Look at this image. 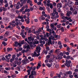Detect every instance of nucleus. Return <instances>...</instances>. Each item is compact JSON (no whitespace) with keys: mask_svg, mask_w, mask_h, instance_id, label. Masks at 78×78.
I'll list each match as a JSON object with an SVG mask.
<instances>
[{"mask_svg":"<svg viewBox=\"0 0 78 78\" xmlns=\"http://www.w3.org/2000/svg\"><path fill=\"white\" fill-rule=\"evenodd\" d=\"M41 48L37 46L36 47V51H37V53H38L37 54V53L36 51H34V53L32 54V57H38L40 55V53H39L40 51H41Z\"/></svg>","mask_w":78,"mask_h":78,"instance_id":"f257e3e1","label":"nucleus"},{"mask_svg":"<svg viewBox=\"0 0 78 78\" xmlns=\"http://www.w3.org/2000/svg\"><path fill=\"white\" fill-rule=\"evenodd\" d=\"M45 12L44 11L42 12V15L39 18V20H44L45 19V18L44 17V16L45 17H47V15L45 14Z\"/></svg>","mask_w":78,"mask_h":78,"instance_id":"f03ea898","label":"nucleus"},{"mask_svg":"<svg viewBox=\"0 0 78 78\" xmlns=\"http://www.w3.org/2000/svg\"><path fill=\"white\" fill-rule=\"evenodd\" d=\"M71 64V61L69 60V61L66 60L65 61V63H64V65H62V67H65V66H67V67H69L70 64Z\"/></svg>","mask_w":78,"mask_h":78,"instance_id":"7ed1b4c3","label":"nucleus"},{"mask_svg":"<svg viewBox=\"0 0 78 78\" xmlns=\"http://www.w3.org/2000/svg\"><path fill=\"white\" fill-rule=\"evenodd\" d=\"M0 40H3L4 41H8V39L6 38V37L4 35H2L0 36Z\"/></svg>","mask_w":78,"mask_h":78,"instance_id":"20e7f679","label":"nucleus"},{"mask_svg":"<svg viewBox=\"0 0 78 78\" xmlns=\"http://www.w3.org/2000/svg\"><path fill=\"white\" fill-rule=\"evenodd\" d=\"M29 61L27 58H24V60L22 61V63L23 64H27V63H28Z\"/></svg>","mask_w":78,"mask_h":78,"instance_id":"39448f33","label":"nucleus"},{"mask_svg":"<svg viewBox=\"0 0 78 78\" xmlns=\"http://www.w3.org/2000/svg\"><path fill=\"white\" fill-rule=\"evenodd\" d=\"M53 52H54V50L51 49L48 52V55L50 56H53Z\"/></svg>","mask_w":78,"mask_h":78,"instance_id":"423d86ee","label":"nucleus"},{"mask_svg":"<svg viewBox=\"0 0 78 78\" xmlns=\"http://www.w3.org/2000/svg\"><path fill=\"white\" fill-rule=\"evenodd\" d=\"M25 41H26V42H27L28 44H29V45H30V47H33V43L32 42H30L28 41L27 38H26L25 39Z\"/></svg>","mask_w":78,"mask_h":78,"instance_id":"0eeeda50","label":"nucleus"},{"mask_svg":"<svg viewBox=\"0 0 78 78\" xmlns=\"http://www.w3.org/2000/svg\"><path fill=\"white\" fill-rule=\"evenodd\" d=\"M33 67L32 66L30 67L29 68V69L27 70V72L28 73L27 74L28 75H30V72H31V70H32Z\"/></svg>","mask_w":78,"mask_h":78,"instance_id":"6e6552de","label":"nucleus"},{"mask_svg":"<svg viewBox=\"0 0 78 78\" xmlns=\"http://www.w3.org/2000/svg\"><path fill=\"white\" fill-rule=\"evenodd\" d=\"M62 5L61 3H58L57 5V8H62Z\"/></svg>","mask_w":78,"mask_h":78,"instance_id":"1a4fd4ad","label":"nucleus"},{"mask_svg":"<svg viewBox=\"0 0 78 78\" xmlns=\"http://www.w3.org/2000/svg\"><path fill=\"white\" fill-rule=\"evenodd\" d=\"M73 3L71 1L69 2L68 3V6H69V7H72V6H73Z\"/></svg>","mask_w":78,"mask_h":78,"instance_id":"9d476101","label":"nucleus"},{"mask_svg":"<svg viewBox=\"0 0 78 78\" xmlns=\"http://www.w3.org/2000/svg\"><path fill=\"white\" fill-rule=\"evenodd\" d=\"M3 20H4L5 23H8L9 22V19L8 18H7V17H5L3 18Z\"/></svg>","mask_w":78,"mask_h":78,"instance_id":"9b49d317","label":"nucleus"},{"mask_svg":"<svg viewBox=\"0 0 78 78\" xmlns=\"http://www.w3.org/2000/svg\"><path fill=\"white\" fill-rule=\"evenodd\" d=\"M28 40L30 42H33L34 41V38L31 37H28Z\"/></svg>","mask_w":78,"mask_h":78,"instance_id":"f8f14e48","label":"nucleus"},{"mask_svg":"<svg viewBox=\"0 0 78 78\" xmlns=\"http://www.w3.org/2000/svg\"><path fill=\"white\" fill-rule=\"evenodd\" d=\"M50 16H51V18L52 19H54V17L55 16V12H53L52 13H51L50 14Z\"/></svg>","mask_w":78,"mask_h":78,"instance_id":"ddd939ff","label":"nucleus"},{"mask_svg":"<svg viewBox=\"0 0 78 78\" xmlns=\"http://www.w3.org/2000/svg\"><path fill=\"white\" fill-rule=\"evenodd\" d=\"M20 1L18 2L16 4V8L17 9H19L20 8L19 6H20Z\"/></svg>","mask_w":78,"mask_h":78,"instance_id":"4468645a","label":"nucleus"},{"mask_svg":"<svg viewBox=\"0 0 78 78\" xmlns=\"http://www.w3.org/2000/svg\"><path fill=\"white\" fill-rule=\"evenodd\" d=\"M47 6H48V7H49L50 6V7L51 9H53V4L51 3H47L46 4Z\"/></svg>","mask_w":78,"mask_h":78,"instance_id":"2eb2a0df","label":"nucleus"},{"mask_svg":"<svg viewBox=\"0 0 78 78\" xmlns=\"http://www.w3.org/2000/svg\"><path fill=\"white\" fill-rule=\"evenodd\" d=\"M52 45V43L51 42V41L49 40V41L47 43H46V44L45 45V46H47V45Z\"/></svg>","mask_w":78,"mask_h":78,"instance_id":"dca6fc26","label":"nucleus"},{"mask_svg":"<svg viewBox=\"0 0 78 78\" xmlns=\"http://www.w3.org/2000/svg\"><path fill=\"white\" fill-rule=\"evenodd\" d=\"M37 74H36V71H32L31 72V75H34L35 76H36Z\"/></svg>","mask_w":78,"mask_h":78,"instance_id":"f3484780","label":"nucleus"},{"mask_svg":"<svg viewBox=\"0 0 78 78\" xmlns=\"http://www.w3.org/2000/svg\"><path fill=\"white\" fill-rule=\"evenodd\" d=\"M46 65L47 66H48V67H49V68H50V67H51V66H52V63H51V64H50L49 63H46Z\"/></svg>","mask_w":78,"mask_h":78,"instance_id":"a211bd4d","label":"nucleus"},{"mask_svg":"<svg viewBox=\"0 0 78 78\" xmlns=\"http://www.w3.org/2000/svg\"><path fill=\"white\" fill-rule=\"evenodd\" d=\"M21 3H22L23 4H25L27 0H20Z\"/></svg>","mask_w":78,"mask_h":78,"instance_id":"6ab92c4d","label":"nucleus"},{"mask_svg":"<svg viewBox=\"0 0 78 78\" xmlns=\"http://www.w3.org/2000/svg\"><path fill=\"white\" fill-rule=\"evenodd\" d=\"M21 32L20 33V35H23V34H24V33H25V30L22 29L21 30Z\"/></svg>","mask_w":78,"mask_h":78,"instance_id":"aec40b11","label":"nucleus"},{"mask_svg":"<svg viewBox=\"0 0 78 78\" xmlns=\"http://www.w3.org/2000/svg\"><path fill=\"white\" fill-rule=\"evenodd\" d=\"M1 8L2 9L3 11H6L8 10V9L6 7L5 8V7H1Z\"/></svg>","mask_w":78,"mask_h":78,"instance_id":"412c9836","label":"nucleus"},{"mask_svg":"<svg viewBox=\"0 0 78 78\" xmlns=\"http://www.w3.org/2000/svg\"><path fill=\"white\" fill-rule=\"evenodd\" d=\"M42 53H43V54L45 53V55H47V53H48V51L45 50L44 49L43 50Z\"/></svg>","mask_w":78,"mask_h":78,"instance_id":"4be33fe9","label":"nucleus"},{"mask_svg":"<svg viewBox=\"0 0 78 78\" xmlns=\"http://www.w3.org/2000/svg\"><path fill=\"white\" fill-rule=\"evenodd\" d=\"M66 74L67 75H72V72L71 71H69L68 72H66Z\"/></svg>","mask_w":78,"mask_h":78,"instance_id":"5701e85b","label":"nucleus"},{"mask_svg":"<svg viewBox=\"0 0 78 78\" xmlns=\"http://www.w3.org/2000/svg\"><path fill=\"white\" fill-rule=\"evenodd\" d=\"M39 10L41 11H45V7H41L39 8Z\"/></svg>","mask_w":78,"mask_h":78,"instance_id":"b1692460","label":"nucleus"},{"mask_svg":"<svg viewBox=\"0 0 78 78\" xmlns=\"http://www.w3.org/2000/svg\"><path fill=\"white\" fill-rule=\"evenodd\" d=\"M49 34L47 32L46 33V34L44 35V37H49Z\"/></svg>","mask_w":78,"mask_h":78,"instance_id":"393cba45","label":"nucleus"},{"mask_svg":"<svg viewBox=\"0 0 78 78\" xmlns=\"http://www.w3.org/2000/svg\"><path fill=\"white\" fill-rule=\"evenodd\" d=\"M62 75V72H60L59 73V74H58V76L57 77H58V78H61V75Z\"/></svg>","mask_w":78,"mask_h":78,"instance_id":"a878e982","label":"nucleus"},{"mask_svg":"<svg viewBox=\"0 0 78 78\" xmlns=\"http://www.w3.org/2000/svg\"><path fill=\"white\" fill-rule=\"evenodd\" d=\"M24 48H29V49H30V46L28 45H25L24 46Z\"/></svg>","mask_w":78,"mask_h":78,"instance_id":"bb28decb","label":"nucleus"},{"mask_svg":"<svg viewBox=\"0 0 78 78\" xmlns=\"http://www.w3.org/2000/svg\"><path fill=\"white\" fill-rule=\"evenodd\" d=\"M59 50V49H57L55 50V53H57V54H59V52H60V51Z\"/></svg>","mask_w":78,"mask_h":78,"instance_id":"cd10ccee","label":"nucleus"},{"mask_svg":"<svg viewBox=\"0 0 78 78\" xmlns=\"http://www.w3.org/2000/svg\"><path fill=\"white\" fill-rule=\"evenodd\" d=\"M15 46L16 47H18V45L19 44V43H18V42L17 41H15Z\"/></svg>","mask_w":78,"mask_h":78,"instance_id":"c85d7f7f","label":"nucleus"},{"mask_svg":"<svg viewBox=\"0 0 78 78\" xmlns=\"http://www.w3.org/2000/svg\"><path fill=\"white\" fill-rule=\"evenodd\" d=\"M41 66V64L39 63H38V65L37 67V69H39Z\"/></svg>","mask_w":78,"mask_h":78,"instance_id":"c756f323","label":"nucleus"},{"mask_svg":"<svg viewBox=\"0 0 78 78\" xmlns=\"http://www.w3.org/2000/svg\"><path fill=\"white\" fill-rule=\"evenodd\" d=\"M30 20H27V19H26L25 20V22H26V23L27 24H28L29 23H30Z\"/></svg>","mask_w":78,"mask_h":78,"instance_id":"7c9ffc66","label":"nucleus"},{"mask_svg":"<svg viewBox=\"0 0 78 78\" xmlns=\"http://www.w3.org/2000/svg\"><path fill=\"white\" fill-rule=\"evenodd\" d=\"M34 42V43L35 44H39V41H37V40L36 39L35 40Z\"/></svg>","mask_w":78,"mask_h":78,"instance_id":"2f4dec72","label":"nucleus"},{"mask_svg":"<svg viewBox=\"0 0 78 78\" xmlns=\"http://www.w3.org/2000/svg\"><path fill=\"white\" fill-rule=\"evenodd\" d=\"M39 43H40V44H43H43H45V41H42V40H40V41Z\"/></svg>","mask_w":78,"mask_h":78,"instance_id":"473e14b6","label":"nucleus"},{"mask_svg":"<svg viewBox=\"0 0 78 78\" xmlns=\"http://www.w3.org/2000/svg\"><path fill=\"white\" fill-rule=\"evenodd\" d=\"M7 50V52H9V51H11L12 50V48H8Z\"/></svg>","mask_w":78,"mask_h":78,"instance_id":"72a5a7b5","label":"nucleus"},{"mask_svg":"<svg viewBox=\"0 0 78 78\" xmlns=\"http://www.w3.org/2000/svg\"><path fill=\"white\" fill-rule=\"evenodd\" d=\"M54 75H55V73L53 71H52L50 74L51 76L52 77V76H53Z\"/></svg>","mask_w":78,"mask_h":78,"instance_id":"f704fd0d","label":"nucleus"},{"mask_svg":"<svg viewBox=\"0 0 78 78\" xmlns=\"http://www.w3.org/2000/svg\"><path fill=\"white\" fill-rule=\"evenodd\" d=\"M22 55V53L21 52H20L19 54H16V56L19 58L20 56H21Z\"/></svg>","mask_w":78,"mask_h":78,"instance_id":"c9c22d12","label":"nucleus"},{"mask_svg":"<svg viewBox=\"0 0 78 78\" xmlns=\"http://www.w3.org/2000/svg\"><path fill=\"white\" fill-rule=\"evenodd\" d=\"M2 44L4 46H6L7 45V43H6L5 41H3Z\"/></svg>","mask_w":78,"mask_h":78,"instance_id":"e433bc0d","label":"nucleus"},{"mask_svg":"<svg viewBox=\"0 0 78 78\" xmlns=\"http://www.w3.org/2000/svg\"><path fill=\"white\" fill-rule=\"evenodd\" d=\"M30 9H25V12H30Z\"/></svg>","mask_w":78,"mask_h":78,"instance_id":"4c0bfd02","label":"nucleus"},{"mask_svg":"<svg viewBox=\"0 0 78 78\" xmlns=\"http://www.w3.org/2000/svg\"><path fill=\"white\" fill-rule=\"evenodd\" d=\"M60 30H61L62 32H64V27H61Z\"/></svg>","mask_w":78,"mask_h":78,"instance_id":"58836bf2","label":"nucleus"},{"mask_svg":"<svg viewBox=\"0 0 78 78\" xmlns=\"http://www.w3.org/2000/svg\"><path fill=\"white\" fill-rule=\"evenodd\" d=\"M8 34H9V32L8 31H7L5 33L4 35L6 37V36H7L8 35Z\"/></svg>","mask_w":78,"mask_h":78,"instance_id":"ea45409f","label":"nucleus"},{"mask_svg":"<svg viewBox=\"0 0 78 78\" xmlns=\"http://www.w3.org/2000/svg\"><path fill=\"white\" fill-rule=\"evenodd\" d=\"M61 17L62 18V19H64V14L61 13Z\"/></svg>","mask_w":78,"mask_h":78,"instance_id":"a19ab883","label":"nucleus"},{"mask_svg":"<svg viewBox=\"0 0 78 78\" xmlns=\"http://www.w3.org/2000/svg\"><path fill=\"white\" fill-rule=\"evenodd\" d=\"M52 34L54 36H56V33L55 32V31H53L52 32Z\"/></svg>","mask_w":78,"mask_h":78,"instance_id":"79ce46f5","label":"nucleus"},{"mask_svg":"<svg viewBox=\"0 0 78 78\" xmlns=\"http://www.w3.org/2000/svg\"><path fill=\"white\" fill-rule=\"evenodd\" d=\"M56 59H62V57H61L60 58V56H57L56 57Z\"/></svg>","mask_w":78,"mask_h":78,"instance_id":"37998d69","label":"nucleus"},{"mask_svg":"<svg viewBox=\"0 0 78 78\" xmlns=\"http://www.w3.org/2000/svg\"><path fill=\"white\" fill-rule=\"evenodd\" d=\"M66 50L67 51H68L69 53H70V51H69L70 50V48H69V46H67V48L66 49Z\"/></svg>","mask_w":78,"mask_h":78,"instance_id":"c03bdc74","label":"nucleus"},{"mask_svg":"<svg viewBox=\"0 0 78 78\" xmlns=\"http://www.w3.org/2000/svg\"><path fill=\"white\" fill-rule=\"evenodd\" d=\"M37 4L38 5H41V4H42V2L41 1H39L37 2Z\"/></svg>","mask_w":78,"mask_h":78,"instance_id":"a18cd8bd","label":"nucleus"},{"mask_svg":"<svg viewBox=\"0 0 78 78\" xmlns=\"http://www.w3.org/2000/svg\"><path fill=\"white\" fill-rule=\"evenodd\" d=\"M59 16L58 15L55 16L54 17V19H58V18H59Z\"/></svg>","mask_w":78,"mask_h":78,"instance_id":"49530a36","label":"nucleus"},{"mask_svg":"<svg viewBox=\"0 0 78 78\" xmlns=\"http://www.w3.org/2000/svg\"><path fill=\"white\" fill-rule=\"evenodd\" d=\"M27 32L29 33H31V28H29V29L27 31Z\"/></svg>","mask_w":78,"mask_h":78,"instance_id":"de8ad7c7","label":"nucleus"},{"mask_svg":"<svg viewBox=\"0 0 78 78\" xmlns=\"http://www.w3.org/2000/svg\"><path fill=\"white\" fill-rule=\"evenodd\" d=\"M11 58L9 57V58H7L5 59L6 61H7V62H9V59H10Z\"/></svg>","mask_w":78,"mask_h":78,"instance_id":"09e8293b","label":"nucleus"},{"mask_svg":"<svg viewBox=\"0 0 78 78\" xmlns=\"http://www.w3.org/2000/svg\"><path fill=\"white\" fill-rule=\"evenodd\" d=\"M57 28H60L61 27V26L60 25H57L56 26Z\"/></svg>","mask_w":78,"mask_h":78,"instance_id":"8fccbe9b","label":"nucleus"},{"mask_svg":"<svg viewBox=\"0 0 78 78\" xmlns=\"http://www.w3.org/2000/svg\"><path fill=\"white\" fill-rule=\"evenodd\" d=\"M46 50H47V51H49L50 50V48H49V47L47 46L45 48Z\"/></svg>","mask_w":78,"mask_h":78,"instance_id":"3c124183","label":"nucleus"},{"mask_svg":"<svg viewBox=\"0 0 78 78\" xmlns=\"http://www.w3.org/2000/svg\"><path fill=\"white\" fill-rule=\"evenodd\" d=\"M5 69L6 70L8 71L9 70H11V68L9 67V68L6 67L5 68Z\"/></svg>","mask_w":78,"mask_h":78,"instance_id":"603ef678","label":"nucleus"},{"mask_svg":"<svg viewBox=\"0 0 78 78\" xmlns=\"http://www.w3.org/2000/svg\"><path fill=\"white\" fill-rule=\"evenodd\" d=\"M50 56H52V55H47L46 56V58L47 59H49L50 58Z\"/></svg>","mask_w":78,"mask_h":78,"instance_id":"864d4df0","label":"nucleus"},{"mask_svg":"<svg viewBox=\"0 0 78 78\" xmlns=\"http://www.w3.org/2000/svg\"><path fill=\"white\" fill-rule=\"evenodd\" d=\"M18 17L19 19H23V17L22 16H18Z\"/></svg>","mask_w":78,"mask_h":78,"instance_id":"5fc2aeb1","label":"nucleus"},{"mask_svg":"<svg viewBox=\"0 0 78 78\" xmlns=\"http://www.w3.org/2000/svg\"><path fill=\"white\" fill-rule=\"evenodd\" d=\"M50 27H51V28H55V26L52 24H51L50 25Z\"/></svg>","mask_w":78,"mask_h":78,"instance_id":"6e6d98bb","label":"nucleus"},{"mask_svg":"<svg viewBox=\"0 0 78 78\" xmlns=\"http://www.w3.org/2000/svg\"><path fill=\"white\" fill-rule=\"evenodd\" d=\"M53 37V35L49 37V41H51V37Z\"/></svg>","mask_w":78,"mask_h":78,"instance_id":"4d7b16f0","label":"nucleus"},{"mask_svg":"<svg viewBox=\"0 0 78 78\" xmlns=\"http://www.w3.org/2000/svg\"><path fill=\"white\" fill-rule=\"evenodd\" d=\"M16 57V55H12V58L13 59H14V60Z\"/></svg>","mask_w":78,"mask_h":78,"instance_id":"13d9d810","label":"nucleus"},{"mask_svg":"<svg viewBox=\"0 0 78 78\" xmlns=\"http://www.w3.org/2000/svg\"><path fill=\"white\" fill-rule=\"evenodd\" d=\"M11 28V26L9 25L8 27H5V29H9Z\"/></svg>","mask_w":78,"mask_h":78,"instance_id":"bf43d9fd","label":"nucleus"},{"mask_svg":"<svg viewBox=\"0 0 78 78\" xmlns=\"http://www.w3.org/2000/svg\"><path fill=\"white\" fill-rule=\"evenodd\" d=\"M71 56L70 55H68L66 57V59H70V57Z\"/></svg>","mask_w":78,"mask_h":78,"instance_id":"052dcab7","label":"nucleus"},{"mask_svg":"<svg viewBox=\"0 0 78 78\" xmlns=\"http://www.w3.org/2000/svg\"><path fill=\"white\" fill-rule=\"evenodd\" d=\"M29 78H34V77L33 76V75H31V74L29 76Z\"/></svg>","mask_w":78,"mask_h":78,"instance_id":"680f3d73","label":"nucleus"},{"mask_svg":"<svg viewBox=\"0 0 78 78\" xmlns=\"http://www.w3.org/2000/svg\"><path fill=\"white\" fill-rule=\"evenodd\" d=\"M74 9L78 11V6H76L74 8Z\"/></svg>","mask_w":78,"mask_h":78,"instance_id":"e2e57ef3","label":"nucleus"},{"mask_svg":"<svg viewBox=\"0 0 78 78\" xmlns=\"http://www.w3.org/2000/svg\"><path fill=\"white\" fill-rule=\"evenodd\" d=\"M25 52H26L25 50V49H23V50H22L21 51V53L23 54V53H25Z\"/></svg>","mask_w":78,"mask_h":78,"instance_id":"0e129e2a","label":"nucleus"},{"mask_svg":"<svg viewBox=\"0 0 78 78\" xmlns=\"http://www.w3.org/2000/svg\"><path fill=\"white\" fill-rule=\"evenodd\" d=\"M1 28L2 29L4 28H5V27H4V25L2 24H1Z\"/></svg>","mask_w":78,"mask_h":78,"instance_id":"69168bd1","label":"nucleus"},{"mask_svg":"<svg viewBox=\"0 0 78 78\" xmlns=\"http://www.w3.org/2000/svg\"><path fill=\"white\" fill-rule=\"evenodd\" d=\"M5 7V8H7V7H8V4H6L4 5Z\"/></svg>","mask_w":78,"mask_h":78,"instance_id":"338daca9","label":"nucleus"},{"mask_svg":"<svg viewBox=\"0 0 78 78\" xmlns=\"http://www.w3.org/2000/svg\"><path fill=\"white\" fill-rule=\"evenodd\" d=\"M47 31H49V32H50L51 31V29H47Z\"/></svg>","mask_w":78,"mask_h":78,"instance_id":"774afa93","label":"nucleus"}]
</instances>
